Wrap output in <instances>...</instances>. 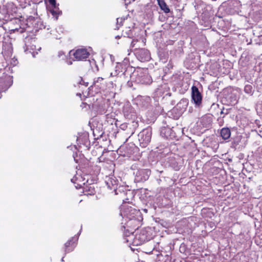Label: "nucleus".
Here are the masks:
<instances>
[{
    "instance_id": "1a4fd4ad",
    "label": "nucleus",
    "mask_w": 262,
    "mask_h": 262,
    "mask_svg": "<svg viewBox=\"0 0 262 262\" xmlns=\"http://www.w3.org/2000/svg\"><path fill=\"white\" fill-rule=\"evenodd\" d=\"M142 52H144V53H146L147 55L148 54V53L146 51H141Z\"/></svg>"
},
{
    "instance_id": "20e7f679",
    "label": "nucleus",
    "mask_w": 262,
    "mask_h": 262,
    "mask_svg": "<svg viewBox=\"0 0 262 262\" xmlns=\"http://www.w3.org/2000/svg\"><path fill=\"white\" fill-rule=\"evenodd\" d=\"M221 136L224 140L228 139L231 136L230 130L228 128H223L221 130Z\"/></svg>"
},
{
    "instance_id": "f257e3e1",
    "label": "nucleus",
    "mask_w": 262,
    "mask_h": 262,
    "mask_svg": "<svg viewBox=\"0 0 262 262\" xmlns=\"http://www.w3.org/2000/svg\"><path fill=\"white\" fill-rule=\"evenodd\" d=\"M191 97L194 103L197 105H200L202 102V97L198 88L195 86H192L191 88Z\"/></svg>"
},
{
    "instance_id": "423d86ee",
    "label": "nucleus",
    "mask_w": 262,
    "mask_h": 262,
    "mask_svg": "<svg viewBox=\"0 0 262 262\" xmlns=\"http://www.w3.org/2000/svg\"><path fill=\"white\" fill-rule=\"evenodd\" d=\"M54 8H53L50 9V11L52 13V15L53 16H55L56 17V19H57V17L59 13L58 11L54 10Z\"/></svg>"
},
{
    "instance_id": "6e6552de",
    "label": "nucleus",
    "mask_w": 262,
    "mask_h": 262,
    "mask_svg": "<svg viewBox=\"0 0 262 262\" xmlns=\"http://www.w3.org/2000/svg\"><path fill=\"white\" fill-rule=\"evenodd\" d=\"M251 89V85H246L245 88V91H246V92L249 93L248 91L250 90Z\"/></svg>"
},
{
    "instance_id": "39448f33",
    "label": "nucleus",
    "mask_w": 262,
    "mask_h": 262,
    "mask_svg": "<svg viewBox=\"0 0 262 262\" xmlns=\"http://www.w3.org/2000/svg\"><path fill=\"white\" fill-rule=\"evenodd\" d=\"M158 2L159 6L162 10L165 13L169 12V9L167 7V5L163 0H158Z\"/></svg>"
},
{
    "instance_id": "7ed1b4c3",
    "label": "nucleus",
    "mask_w": 262,
    "mask_h": 262,
    "mask_svg": "<svg viewBox=\"0 0 262 262\" xmlns=\"http://www.w3.org/2000/svg\"><path fill=\"white\" fill-rule=\"evenodd\" d=\"M139 137L141 144L143 145V146H145L150 141L151 132L143 131L140 134Z\"/></svg>"
},
{
    "instance_id": "f03ea898",
    "label": "nucleus",
    "mask_w": 262,
    "mask_h": 262,
    "mask_svg": "<svg viewBox=\"0 0 262 262\" xmlns=\"http://www.w3.org/2000/svg\"><path fill=\"white\" fill-rule=\"evenodd\" d=\"M73 56L77 61L82 60L87 58L89 55V53L85 49H78L73 53Z\"/></svg>"
},
{
    "instance_id": "9d476101",
    "label": "nucleus",
    "mask_w": 262,
    "mask_h": 262,
    "mask_svg": "<svg viewBox=\"0 0 262 262\" xmlns=\"http://www.w3.org/2000/svg\"><path fill=\"white\" fill-rule=\"evenodd\" d=\"M148 58H149V56H147L144 59L146 60V59H148Z\"/></svg>"
},
{
    "instance_id": "0eeeda50",
    "label": "nucleus",
    "mask_w": 262,
    "mask_h": 262,
    "mask_svg": "<svg viewBox=\"0 0 262 262\" xmlns=\"http://www.w3.org/2000/svg\"><path fill=\"white\" fill-rule=\"evenodd\" d=\"M49 2L53 8H56L57 6L55 0H49Z\"/></svg>"
}]
</instances>
